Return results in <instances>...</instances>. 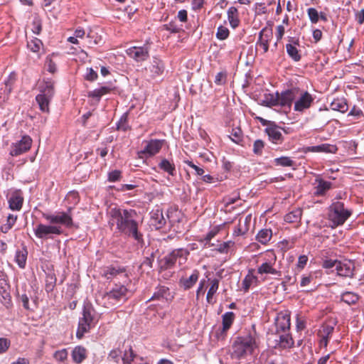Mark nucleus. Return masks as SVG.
Masks as SVG:
<instances>
[{"label": "nucleus", "mask_w": 364, "mask_h": 364, "mask_svg": "<svg viewBox=\"0 0 364 364\" xmlns=\"http://www.w3.org/2000/svg\"><path fill=\"white\" fill-rule=\"evenodd\" d=\"M109 224H116L119 232L132 237L138 242H143V235L138 232V223L134 219L136 212L134 210L113 208L110 211Z\"/></svg>", "instance_id": "1"}, {"label": "nucleus", "mask_w": 364, "mask_h": 364, "mask_svg": "<svg viewBox=\"0 0 364 364\" xmlns=\"http://www.w3.org/2000/svg\"><path fill=\"white\" fill-rule=\"evenodd\" d=\"M54 85L55 81L51 78H44L38 85L39 94L36 95V100L43 112H50L49 105L55 93Z\"/></svg>", "instance_id": "2"}, {"label": "nucleus", "mask_w": 364, "mask_h": 364, "mask_svg": "<svg viewBox=\"0 0 364 364\" xmlns=\"http://www.w3.org/2000/svg\"><path fill=\"white\" fill-rule=\"evenodd\" d=\"M257 347L255 338L251 334L237 337L232 346V355L240 359L248 354H252Z\"/></svg>", "instance_id": "3"}, {"label": "nucleus", "mask_w": 364, "mask_h": 364, "mask_svg": "<svg viewBox=\"0 0 364 364\" xmlns=\"http://www.w3.org/2000/svg\"><path fill=\"white\" fill-rule=\"evenodd\" d=\"M97 321L96 311L91 304H84L82 317L80 318L76 336L82 338Z\"/></svg>", "instance_id": "4"}, {"label": "nucleus", "mask_w": 364, "mask_h": 364, "mask_svg": "<svg viewBox=\"0 0 364 364\" xmlns=\"http://www.w3.org/2000/svg\"><path fill=\"white\" fill-rule=\"evenodd\" d=\"M353 211L345 207L343 202H333L328 207V218L332 223L333 226L343 225L350 217Z\"/></svg>", "instance_id": "5"}, {"label": "nucleus", "mask_w": 364, "mask_h": 364, "mask_svg": "<svg viewBox=\"0 0 364 364\" xmlns=\"http://www.w3.org/2000/svg\"><path fill=\"white\" fill-rule=\"evenodd\" d=\"M188 255L189 251L185 248L172 250L169 254L159 259V270L164 271L173 268L177 261L180 265L183 264L186 262Z\"/></svg>", "instance_id": "6"}, {"label": "nucleus", "mask_w": 364, "mask_h": 364, "mask_svg": "<svg viewBox=\"0 0 364 364\" xmlns=\"http://www.w3.org/2000/svg\"><path fill=\"white\" fill-rule=\"evenodd\" d=\"M72 208H69L67 212L58 211L54 213H43V218L53 225H63L70 228L73 226V220L71 215Z\"/></svg>", "instance_id": "7"}, {"label": "nucleus", "mask_w": 364, "mask_h": 364, "mask_svg": "<svg viewBox=\"0 0 364 364\" xmlns=\"http://www.w3.org/2000/svg\"><path fill=\"white\" fill-rule=\"evenodd\" d=\"M33 231L36 237L39 239H50L52 238V235H60L63 232L61 226L42 223L38 224Z\"/></svg>", "instance_id": "8"}, {"label": "nucleus", "mask_w": 364, "mask_h": 364, "mask_svg": "<svg viewBox=\"0 0 364 364\" xmlns=\"http://www.w3.org/2000/svg\"><path fill=\"white\" fill-rule=\"evenodd\" d=\"M266 255L268 257V259L258 267L257 273L259 274H271L280 277L281 272L273 267L277 260V256L274 252L273 250H269L267 252Z\"/></svg>", "instance_id": "9"}, {"label": "nucleus", "mask_w": 364, "mask_h": 364, "mask_svg": "<svg viewBox=\"0 0 364 364\" xmlns=\"http://www.w3.org/2000/svg\"><path fill=\"white\" fill-rule=\"evenodd\" d=\"M102 276L109 280L114 278H120L124 284H127L129 282L126 269L123 267L113 265L106 267L103 270Z\"/></svg>", "instance_id": "10"}, {"label": "nucleus", "mask_w": 364, "mask_h": 364, "mask_svg": "<svg viewBox=\"0 0 364 364\" xmlns=\"http://www.w3.org/2000/svg\"><path fill=\"white\" fill-rule=\"evenodd\" d=\"M124 284H115L114 287L106 294L105 298L117 302L127 300L129 294H131V291L128 290Z\"/></svg>", "instance_id": "11"}, {"label": "nucleus", "mask_w": 364, "mask_h": 364, "mask_svg": "<svg viewBox=\"0 0 364 364\" xmlns=\"http://www.w3.org/2000/svg\"><path fill=\"white\" fill-rule=\"evenodd\" d=\"M300 89L292 87L279 93V106L291 108L292 102L298 97Z\"/></svg>", "instance_id": "12"}, {"label": "nucleus", "mask_w": 364, "mask_h": 364, "mask_svg": "<svg viewBox=\"0 0 364 364\" xmlns=\"http://www.w3.org/2000/svg\"><path fill=\"white\" fill-rule=\"evenodd\" d=\"M313 186V195L315 197H323L333 188V184L331 181H325L321 175L316 176Z\"/></svg>", "instance_id": "13"}, {"label": "nucleus", "mask_w": 364, "mask_h": 364, "mask_svg": "<svg viewBox=\"0 0 364 364\" xmlns=\"http://www.w3.org/2000/svg\"><path fill=\"white\" fill-rule=\"evenodd\" d=\"M31 144L32 139L28 135H24L20 141L11 146L9 154L17 156L24 154L31 149Z\"/></svg>", "instance_id": "14"}, {"label": "nucleus", "mask_w": 364, "mask_h": 364, "mask_svg": "<svg viewBox=\"0 0 364 364\" xmlns=\"http://www.w3.org/2000/svg\"><path fill=\"white\" fill-rule=\"evenodd\" d=\"M299 98L294 102V110L299 112H303L311 107L314 102V97L307 91L299 92Z\"/></svg>", "instance_id": "15"}, {"label": "nucleus", "mask_w": 364, "mask_h": 364, "mask_svg": "<svg viewBox=\"0 0 364 364\" xmlns=\"http://www.w3.org/2000/svg\"><path fill=\"white\" fill-rule=\"evenodd\" d=\"M272 29L268 27L263 28L259 33V37L256 43V46L261 47L264 53H267L269 50V43L272 39Z\"/></svg>", "instance_id": "16"}, {"label": "nucleus", "mask_w": 364, "mask_h": 364, "mask_svg": "<svg viewBox=\"0 0 364 364\" xmlns=\"http://www.w3.org/2000/svg\"><path fill=\"white\" fill-rule=\"evenodd\" d=\"M297 46H300L299 40L289 37V43L286 45L287 53L294 62H299L301 59V55Z\"/></svg>", "instance_id": "17"}, {"label": "nucleus", "mask_w": 364, "mask_h": 364, "mask_svg": "<svg viewBox=\"0 0 364 364\" xmlns=\"http://www.w3.org/2000/svg\"><path fill=\"white\" fill-rule=\"evenodd\" d=\"M127 55L137 62L146 60L149 57V50L147 47L134 46L127 51Z\"/></svg>", "instance_id": "18"}, {"label": "nucleus", "mask_w": 364, "mask_h": 364, "mask_svg": "<svg viewBox=\"0 0 364 364\" xmlns=\"http://www.w3.org/2000/svg\"><path fill=\"white\" fill-rule=\"evenodd\" d=\"M354 263L350 260L339 261L336 266L337 274L343 277H353L354 275Z\"/></svg>", "instance_id": "19"}, {"label": "nucleus", "mask_w": 364, "mask_h": 364, "mask_svg": "<svg viewBox=\"0 0 364 364\" xmlns=\"http://www.w3.org/2000/svg\"><path fill=\"white\" fill-rule=\"evenodd\" d=\"M150 215L149 225L151 227L154 228L156 230H159L166 225V218L164 217L162 210H153Z\"/></svg>", "instance_id": "20"}, {"label": "nucleus", "mask_w": 364, "mask_h": 364, "mask_svg": "<svg viewBox=\"0 0 364 364\" xmlns=\"http://www.w3.org/2000/svg\"><path fill=\"white\" fill-rule=\"evenodd\" d=\"M282 130L284 131V129L274 123L269 124V126H268L264 131L272 142L274 144H281L284 140Z\"/></svg>", "instance_id": "21"}, {"label": "nucleus", "mask_w": 364, "mask_h": 364, "mask_svg": "<svg viewBox=\"0 0 364 364\" xmlns=\"http://www.w3.org/2000/svg\"><path fill=\"white\" fill-rule=\"evenodd\" d=\"M165 140L164 139H151L147 143L141 153L150 156H154L159 152Z\"/></svg>", "instance_id": "22"}, {"label": "nucleus", "mask_w": 364, "mask_h": 364, "mask_svg": "<svg viewBox=\"0 0 364 364\" xmlns=\"http://www.w3.org/2000/svg\"><path fill=\"white\" fill-rule=\"evenodd\" d=\"M23 203V197L20 191L14 192L9 199V208L12 210H20Z\"/></svg>", "instance_id": "23"}, {"label": "nucleus", "mask_w": 364, "mask_h": 364, "mask_svg": "<svg viewBox=\"0 0 364 364\" xmlns=\"http://www.w3.org/2000/svg\"><path fill=\"white\" fill-rule=\"evenodd\" d=\"M0 295L1 296L4 301L2 303L5 306H8L11 303L10 286L7 280L3 277L0 276Z\"/></svg>", "instance_id": "24"}, {"label": "nucleus", "mask_w": 364, "mask_h": 364, "mask_svg": "<svg viewBox=\"0 0 364 364\" xmlns=\"http://www.w3.org/2000/svg\"><path fill=\"white\" fill-rule=\"evenodd\" d=\"M199 274V271L194 269L188 278H181L179 280L180 287H183L185 290L191 289L198 281Z\"/></svg>", "instance_id": "25"}, {"label": "nucleus", "mask_w": 364, "mask_h": 364, "mask_svg": "<svg viewBox=\"0 0 364 364\" xmlns=\"http://www.w3.org/2000/svg\"><path fill=\"white\" fill-rule=\"evenodd\" d=\"M290 325V318L289 316L282 315L279 316L276 322L277 333L289 332Z\"/></svg>", "instance_id": "26"}, {"label": "nucleus", "mask_w": 364, "mask_h": 364, "mask_svg": "<svg viewBox=\"0 0 364 364\" xmlns=\"http://www.w3.org/2000/svg\"><path fill=\"white\" fill-rule=\"evenodd\" d=\"M261 104L269 107L279 106V92H277L275 94L265 93Z\"/></svg>", "instance_id": "27"}, {"label": "nucleus", "mask_w": 364, "mask_h": 364, "mask_svg": "<svg viewBox=\"0 0 364 364\" xmlns=\"http://www.w3.org/2000/svg\"><path fill=\"white\" fill-rule=\"evenodd\" d=\"M307 149L312 152L336 153L338 149L336 145L323 144L321 145L309 146Z\"/></svg>", "instance_id": "28"}, {"label": "nucleus", "mask_w": 364, "mask_h": 364, "mask_svg": "<svg viewBox=\"0 0 364 364\" xmlns=\"http://www.w3.org/2000/svg\"><path fill=\"white\" fill-rule=\"evenodd\" d=\"M294 340L289 332L282 333L279 335V346L282 349L291 348L294 346Z\"/></svg>", "instance_id": "29"}, {"label": "nucleus", "mask_w": 364, "mask_h": 364, "mask_svg": "<svg viewBox=\"0 0 364 364\" xmlns=\"http://www.w3.org/2000/svg\"><path fill=\"white\" fill-rule=\"evenodd\" d=\"M332 110L338 111L341 113L347 112L348 107L344 98L334 99L330 105Z\"/></svg>", "instance_id": "30"}, {"label": "nucleus", "mask_w": 364, "mask_h": 364, "mask_svg": "<svg viewBox=\"0 0 364 364\" xmlns=\"http://www.w3.org/2000/svg\"><path fill=\"white\" fill-rule=\"evenodd\" d=\"M302 215L301 208H295L284 216V220L289 223H299Z\"/></svg>", "instance_id": "31"}, {"label": "nucleus", "mask_w": 364, "mask_h": 364, "mask_svg": "<svg viewBox=\"0 0 364 364\" xmlns=\"http://www.w3.org/2000/svg\"><path fill=\"white\" fill-rule=\"evenodd\" d=\"M228 18L230 22V26L232 28H236L238 26L240 23L239 16H238V11L237 8L234 6H231L228 10Z\"/></svg>", "instance_id": "32"}, {"label": "nucleus", "mask_w": 364, "mask_h": 364, "mask_svg": "<svg viewBox=\"0 0 364 364\" xmlns=\"http://www.w3.org/2000/svg\"><path fill=\"white\" fill-rule=\"evenodd\" d=\"M72 358L76 363H81L86 358L85 348L81 346L75 347L72 352Z\"/></svg>", "instance_id": "33"}, {"label": "nucleus", "mask_w": 364, "mask_h": 364, "mask_svg": "<svg viewBox=\"0 0 364 364\" xmlns=\"http://www.w3.org/2000/svg\"><path fill=\"white\" fill-rule=\"evenodd\" d=\"M359 299V295L353 291H346L341 295V300L348 305L355 304Z\"/></svg>", "instance_id": "34"}, {"label": "nucleus", "mask_w": 364, "mask_h": 364, "mask_svg": "<svg viewBox=\"0 0 364 364\" xmlns=\"http://www.w3.org/2000/svg\"><path fill=\"white\" fill-rule=\"evenodd\" d=\"M28 251L26 247L16 252L15 261L20 268H24L26 264Z\"/></svg>", "instance_id": "35"}, {"label": "nucleus", "mask_w": 364, "mask_h": 364, "mask_svg": "<svg viewBox=\"0 0 364 364\" xmlns=\"http://www.w3.org/2000/svg\"><path fill=\"white\" fill-rule=\"evenodd\" d=\"M159 167L169 175L173 176L176 174V167L173 163H171L166 159H164L159 164Z\"/></svg>", "instance_id": "36"}, {"label": "nucleus", "mask_w": 364, "mask_h": 364, "mask_svg": "<svg viewBox=\"0 0 364 364\" xmlns=\"http://www.w3.org/2000/svg\"><path fill=\"white\" fill-rule=\"evenodd\" d=\"M164 68V65L161 60L156 58L153 59L152 64L150 67V70L153 73V77L161 75L163 73Z\"/></svg>", "instance_id": "37"}, {"label": "nucleus", "mask_w": 364, "mask_h": 364, "mask_svg": "<svg viewBox=\"0 0 364 364\" xmlns=\"http://www.w3.org/2000/svg\"><path fill=\"white\" fill-rule=\"evenodd\" d=\"M254 271L255 270L253 269H249L248 274L242 280V289L245 292H247L253 282L257 280V277L253 274Z\"/></svg>", "instance_id": "38"}, {"label": "nucleus", "mask_w": 364, "mask_h": 364, "mask_svg": "<svg viewBox=\"0 0 364 364\" xmlns=\"http://www.w3.org/2000/svg\"><path fill=\"white\" fill-rule=\"evenodd\" d=\"M272 236V232L270 229H262L257 235V240L262 244H267Z\"/></svg>", "instance_id": "39"}, {"label": "nucleus", "mask_w": 364, "mask_h": 364, "mask_svg": "<svg viewBox=\"0 0 364 364\" xmlns=\"http://www.w3.org/2000/svg\"><path fill=\"white\" fill-rule=\"evenodd\" d=\"M219 287V280L218 279H214L211 281L210 287L206 295L207 302L209 304L213 303V295L216 293Z\"/></svg>", "instance_id": "40"}, {"label": "nucleus", "mask_w": 364, "mask_h": 364, "mask_svg": "<svg viewBox=\"0 0 364 364\" xmlns=\"http://www.w3.org/2000/svg\"><path fill=\"white\" fill-rule=\"evenodd\" d=\"M168 294V288L164 286H160L156 288V291L154 293L153 296L149 299V301L161 300V299L166 298Z\"/></svg>", "instance_id": "41"}, {"label": "nucleus", "mask_w": 364, "mask_h": 364, "mask_svg": "<svg viewBox=\"0 0 364 364\" xmlns=\"http://www.w3.org/2000/svg\"><path fill=\"white\" fill-rule=\"evenodd\" d=\"M235 314L233 312H226L223 316V331H228L233 323Z\"/></svg>", "instance_id": "42"}, {"label": "nucleus", "mask_w": 364, "mask_h": 364, "mask_svg": "<svg viewBox=\"0 0 364 364\" xmlns=\"http://www.w3.org/2000/svg\"><path fill=\"white\" fill-rule=\"evenodd\" d=\"M17 219L16 215H14L12 214L9 215L7 217L6 223L2 225L0 228L1 231L4 233H6L9 230L12 228L14 225L15 224Z\"/></svg>", "instance_id": "43"}, {"label": "nucleus", "mask_w": 364, "mask_h": 364, "mask_svg": "<svg viewBox=\"0 0 364 364\" xmlns=\"http://www.w3.org/2000/svg\"><path fill=\"white\" fill-rule=\"evenodd\" d=\"M117 129L127 132L130 129V127L128 124V114L124 113L119 119L117 124Z\"/></svg>", "instance_id": "44"}, {"label": "nucleus", "mask_w": 364, "mask_h": 364, "mask_svg": "<svg viewBox=\"0 0 364 364\" xmlns=\"http://www.w3.org/2000/svg\"><path fill=\"white\" fill-rule=\"evenodd\" d=\"M87 46L92 47L93 46L99 44L102 41V37L98 36L96 33L90 31L87 36Z\"/></svg>", "instance_id": "45"}, {"label": "nucleus", "mask_w": 364, "mask_h": 364, "mask_svg": "<svg viewBox=\"0 0 364 364\" xmlns=\"http://www.w3.org/2000/svg\"><path fill=\"white\" fill-rule=\"evenodd\" d=\"M274 162L276 166L284 167L292 166L294 164V161L288 156H281L279 158H276Z\"/></svg>", "instance_id": "46"}, {"label": "nucleus", "mask_w": 364, "mask_h": 364, "mask_svg": "<svg viewBox=\"0 0 364 364\" xmlns=\"http://www.w3.org/2000/svg\"><path fill=\"white\" fill-rule=\"evenodd\" d=\"M235 242L233 241L229 240L227 242H223L217 245L215 250L221 254H226L228 252L229 249L231 247H233Z\"/></svg>", "instance_id": "47"}, {"label": "nucleus", "mask_w": 364, "mask_h": 364, "mask_svg": "<svg viewBox=\"0 0 364 364\" xmlns=\"http://www.w3.org/2000/svg\"><path fill=\"white\" fill-rule=\"evenodd\" d=\"M56 283V277L54 274H48L46 279V290L48 292L53 291Z\"/></svg>", "instance_id": "48"}, {"label": "nucleus", "mask_w": 364, "mask_h": 364, "mask_svg": "<svg viewBox=\"0 0 364 364\" xmlns=\"http://www.w3.org/2000/svg\"><path fill=\"white\" fill-rule=\"evenodd\" d=\"M229 30L228 28L220 26L218 28L216 37L219 40H225L229 36Z\"/></svg>", "instance_id": "49"}, {"label": "nucleus", "mask_w": 364, "mask_h": 364, "mask_svg": "<svg viewBox=\"0 0 364 364\" xmlns=\"http://www.w3.org/2000/svg\"><path fill=\"white\" fill-rule=\"evenodd\" d=\"M242 132L240 128H233L231 132L230 138L235 143H238L242 140Z\"/></svg>", "instance_id": "50"}, {"label": "nucleus", "mask_w": 364, "mask_h": 364, "mask_svg": "<svg viewBox=\"0 0 364 364\" xmlns=\"http://www.w3.org/2000/svg\"><path fill=\"white\" fill-rule=\"evenodd\" d=\"M333 326L326 324L322 326V328L319 331L318 334L320 336L329 338L331 335L333 333Z\"/></svg>", "instance_id": "51"}, {"label": "nucleus", "mask_w": 364, "mask_h": 364, "mask_svg": "<svg viewBox=\"0 0 364 364\" xmlns=\"http://www.w3.org/2000/svg\"><path fill=\"white\" fill-rule=\"evenodd\" d=\"M264 146V143L262 140L257 139L256 141H255L254 144H253L254 154L256 155H259V156L262 155Z\"/></svg>", "instance_id": "52"}, {"label": "nucleus", "mask_w": 364, "mask_h": 364, "mask_svg": "<svg viewBox=\"0 0 364 364\" xmlns=\"http://www.w3.org/2000/svg\"><path fill=\"white\" fill-rule=\"evenodd\" d=\"M134 357L135 354L132 348L130 347L128 350L124 352V354L122 357L124 364H129L132 361H133Z\"/></svg>", "instance_id": "53"}, {"label": "nucleus", "mask_w": 364, "mask_h": 364, "mask_svg": "<svg viewBox=\"0 0 364 364\" xmlns=\"http://www.w3.org/2000/svg\"><path fill=\"white\" fill-rule=\"evenodd\" d=\"M307 14L310 21L313 23H316L319 19V14L317 10L314 8H309L307 9Z\"/></svg>", "instance_id": "54"}, {"label": "nucleus", "mask_w": 364, "mask_h": 364, "mask_svg": "<svg viewBox=\"0 0 364 364\" xmlns=\"http://www.w3.org/2000/svg\"><path fill=\"white\" fill-rule=\"evenodd\" d=\"M53 357L56 360L63 362L68 358V351L66 349L57 350L55 352Z\"/></svg>", "instance_id": "55"}, {"label": "nucleus", "mask_w": 364, "mask_h": 364, "mask_svg": "<svg viewBox=\"0 0 364 364\" xmlns=\"http://www.w3.org/2000/svg\"><path fill=\"white\" fill-rule=\"evenodd\" d=\"M45 68L48 72L50 73H55L57 70L56 64L50 58H46Z\"/></svg>", "instance_id": "56"}, {"label": "nucleus", "mask_w": 364, "mask_h": 364, "mask_svg": "<svg viewBox=\"0 0 364 364\" xmlns=\"http://www.w3.org/2000/svg\"><path fill=\"white\" fill-rule=\"evenodd\" d=\"M122 172L119 170H114L108 173V181L109 182H116L120 180Z\"/></svg>", "instance_id": "57"}, {"label": "nucleus", "mask_w": 364, "mask_h": 364, "mask_svg": "<svg viewBox=\"0 0 364 364\" xmlns=\"http://www.w3.org/2000/svg\"><path fill=\"white\" fill-rule=\"evenodd\" d=\"M339 260L337 259H324L322 262V267L325 269H331L335 267V269H336V266Z\"/></svg>", "instance_id": "58"}, {"label": "nucleus", "mask_w": 364, "mask_h": 364, "mask_svg": "<svg viewBox=\"0 0 364 364\" xmlns=\"http://www.w3.org/2000/svg\"><path fill=\"white\" fill-rule=\"evenodd\" d=\"M32 25H33V28H32L33 33H34L35 34H37V35L40 34V33L41 32V30H42L41 21L39 18H36L33 20Z\"/></svg>", "instance_id": "59"}, {"label": "nucleus", "mask_w": 364, "mask_h": 364, "mask_svg": "<svg viewBox=\"0 0 364 364\" xmlns=\"http://www.w3.org/2000/svg\"><path fill=\"white\" fill-rule=\"evenodd\" d=\"M41 45V40L38 38H35L33 41H31V42L28 43V48L33 51V52H38L40 49V46Z\"/></svg>", "instance_id": "60"}, {"label": "nucleus", "mask_w": 364, "mask_h": 364, "mask_svg": "<svg viewBox=\"0 0 364 364\" xmlns=\"http://www.w3.org/2000/svg\"><path fill=\"white\" fill-rule=\"evenodd\" d=\"M164 28L165 30L168 31L173 33H178L181 31V28H178L176 23L171 21L167 24L164 25Z\"/></svg>", "instance_id": "61"}, {"label": "nucleus", "mask_w": 364, "mask_h": 364, "mask_svg": "<svg viewBox=\"0 0 364 364\" xmlns=\"http://www.w3.org/2000/svg\"><path fill=\"white\" fill-rule=\"evenodd\" d=\"M121 356V350L119 349H114L110 351L108 355V358L115 362H118Z\"/></svg>", "instance_id": "62"}, {"label": "nucleus", "mask_w": 364, "mask_h": 364, "mask_svg": "<svg viewBox=\"0 0 364 364\" xmlns=\"http://www.w3.org/2000/svg\"><path fill=\"white\" fill-rule=\"evenodd\" d=\"M97 78V73L92 68H87L85 79L88 81H94Z\"/></svg>", "instance_id": "63"}, {"label": "nucleus", "mask_w": 364, "mask_h": 364, "mask_svg": "<svg viewBox=\"0 0 364 364\" xmlns=\"http://www.w3.org/2000/svg\"><path fill=\"white\" fill-rule=\"evenodd\" d=\"M226 74L223 72L218 73L215 77V82L217 85H223L225 83Z\"/></svg>", "instance_id": "64"}]
</instances>
